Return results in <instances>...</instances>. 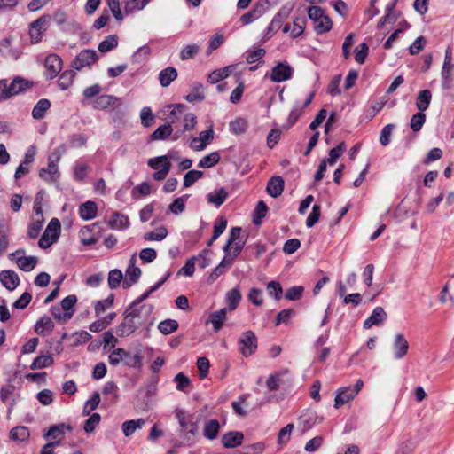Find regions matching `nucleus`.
<instances>
[{
  "label": "nucleus",
  "mask_w": 454,
  "mask_h": 454,
  "mask_svg": "<svg viewBox=\"0 0 454 454\" xmlns=\"http://www.w3.org/2000/svg\"><path fill=\"white\" fill-rule=\"evenodd\" d=\"M171 111L168 115V120L175 129H177L173 140H176L180 134L192 130L197 124V118L192 113H185L184 105L170 106Z\"/></svg>",
  "instance_id": "1"
},
{
  "label": "nucleus",
  "mask_w": 454,
  "mask_h": 454,
  "mask_svg": "<svg viewBox=\"0 0 454 454\" xmlns=\"http://www.w3.org/2000/svg\"><path fill=\"white\" fill-rule=\"evenodd\" d=\"M27 86V82L20 77L14 78L11 83L6 79L0 80V102L19 94Z\"/></svg>",
  "instance_id": "2"
},
{
  "label": "nucleus",
  "mask_w": 454,
  "mask_h": 454,
  "mask_svg": "<svg viewBox=\"0 0 454 454\" xmlns=\"http://www.w3.org/2000/svg\"><path fill=\"white\" fill-rule=\"evenodd\" d=\"M175 413L181 430L186 434V437L190 439L191 436H194L198 432V425L194 421V415L181 409H176Z\"/></svg>",
  "instance_id": "3"
},
{
  "label": "nucleus",
  "mask_w": 454,
  "mask_h": 454,
  "mask_svg": "<svg viewBox=\"0 0 454 454\" xmlns=\"http://www.w3.org/2000/svg\"><path fill=\"white\" fill-rule=\"evenodd\" d=\"M60 231V223L57 218H52L48 223L44 232L38 241L41 248L45 249L50 247L53 243L58 240Z\"/></svg>",
  "instance_id": "4"
},
{
  "label": "nucleus",
  "mask_w": 454,
  "mask_h": 454,
  "mask_svg": "<svg viewBox=\"0 0 454 454\" xmlns=\"http://www.w3.org/2000/svg\"><path fill=\"white\" fill-rule=\"evenodd\" d=\"M294 72V68L286 62H278L272 67L270 73L265 74V77L273 82L278 83L290 80L293 77Z\"/></svg>",
  "instance_id": "5"
},
{
  "label": "nucleus",
  "mask_w": 454,
  "mask_h": 454,
  "mask_svg": "<svg viewBox=\"0 0 454 454\" xmlns=\"http://www.w3.org/2000/svg\"><path fill=\"white\" fill-rule=\"evenodd\" d=\"M148 166L157 170L153 173V178L157 181L165 179L171 168V163L167 155L149 159Z\"/></svg>",
  "instance_id": "6"
},
{
  "label": "nucleus",
  "mask_w": 454,
  "mask_h": 454,
  "mask_svg": "<svg viewBox=\"0 0 454 454\" xmlns=\"http://www.w3.org/2000/svg\"><path fill=\"white\" fill-rule=\"evenodd\" d=\"M238 344L239 347V352L245 357H247L257 349V338L253 331H246L241 333Z\"/></svg>",
  "instance_id": "7"
},
{
  "label": "nucleus",
  "mask_w": 454,
  "mask_h": 454,
  "mask_svg": "<svg viewBox=\"0 0 454 454\" xmlns=\"http://www.w3.org/2000/svg\"><path fill=\"white\" fill-rule=\"evenodd\" d=\"M98 59V55L94 50H82L72 62V67L77 71L84 67H90Z\"/></svg>",
  "instance_id": "8"
},
{
  "label": "nucleus",
  "mask_w": 454,
  "mask_h": 454,
  "mask_svg": "<svg viewBox=\"0 0 454 454\" xmlns=\"http://www.w3.org/2000/svg\"><path fill=\"white\" fill-rule=\"evenodd\" d=\"M50 20V15H43L30 25L29 35L32 43H38L42 40L43 34L49 27Z\"/></svg>",
  "instance_id": "9"
},
{
  "label": "nucleus",
  "mask_w": 454,
  "mask_h": 454,
  "mask_svg": "<svg viewBox=\"0 0 454 454\" xmlns=\"http://www.w3.org/2000/svg\"><path fill=\"white\" fill-rule=\"evenodd\" d=\"M25 250L19 249L12 253L10 258L15 257L18 267L24 271H31L37 264L38 259L35 256H24Z\"/></svg>",
  "instance_id": "10"
},
{
  "label": "nucleus",
  "mask_w": 454,
  "mask_h": 454,
  "mask_svg": "<svg viewBox=\"0 0 454 454\" xmlns=\"http://www.w3.org/2000/svg\"><path fill=\"white\" fill-rule=\"evenodd\" d=\"M46 68L45 76L47 79L55 78L62 69V59L57 54H49L44 62Z\"/></svg>",
  "instance_id": "11"
},
{
  "label": "nucleus",
  "mask_w": 454,
  "mask_h": 454,
  "mask_svg": "<svg viewBox=\"0 0 454 454\" xmlns=\"http://www.w3.org/2000/svg\"><path fill=\"white\" fill-rule=\"evenodd\" d=\"M408 350L409 342L405 336L401 333H396L393 340V351L395 359H403L408 354Z\"/></svg>",
  "instance_id": "12"
},
{
  "label": "nucleus",
  "mask_w": 454,
  "mask_h": 454,
  "mask_svg": "<svg viewBox=\"0 0 454 454\" xmlns=\"http://www.w3.org/2000/svg\"><path fill=\"white\" fill-rule=\"evenodd\" d=\"M138 326H140V321L135 319V317L129 312V309L125 311V316L123 321L118 327V332L120 335H129L132 333Z\"/></svg>",
  "instance_id": "13"
},
{
  "label": "nucleus",
  "mask_w": 454,
  "mask_h": 454,
  "mask_svg": "<svg viewBox=\"0 0 454 454\" xmlns=\"http://www.w3.org/2000/svg\"><path fill=\"white\" fill-rule=\"evenodd\" d=\"M137 306L138 305H134V303H131L128 309L132 314V316L135 317V319L140 321V325H142L151 317L153 308L150 304H144L139 307Z\"/></svg>",
  "instance_id": "14"
},
{
  "label": "nucleus",
  "mask_w": 454,
  "mask_h": 454,
  "mask_svg": "<svg viewBox=\"0 0 454 454\" xmlns=\"http://www.w3.org/2000/svg\"><path fill=\"white\" fill-rule=\"evenodd\" d=\"M0 282L6 289L13 291L20 284V278L15 271L5 270L0 272Z\"/></svg>",
  "instance_id": "15"
},
{
  "label": "nucleus",
  "mask_w": 454,
  "mask_h": 454,
  "mask_svg": "<svg viewBox=\"0 0 454 454\" xmlns=\"http://www.w3.org/2000/svg\"><path fill=\"white\" fill-rule=\"evenodd\" d=\"M387 313L382 307H376L372 315L364 320V328L368 329L373 325H379L387 319Z\"/></svg>",
  "instance_id": "16"
},
{
  "label": "nucleus",
  "mask_w": 454,
  "mask_h": 454,
  "mask_svg": "<svg viewBox=\"0 0 454 454\" xmlns=\"http://www.w3.org/2000/svg\"><path fill=\"white\" fill-rule=\"evenodd\" d=\"M356 395L355 391L351 390V387H340L337 390L335 400H334V407L339 409L343 404L348 403L353 400Z\"/></svg>",
  "instance_id": "17"
},
{
  "label": "nucleus",
  "mask_w": 454,
  "mask_h": 454,
  "mask_svg": "<svg viewBox=\"0 0 454 454\" xmlns=\"http://www.w3.org/2000/svg\"><path fill=\"white\" fill-rule=\"evenodd\" d=\"M233 263V257L231 253L226 254L222 262L214 269L208 277V282H215L221 275H223L227 267H230Z\"/></svg>",
  "instance_id": "18"
},
{
  "label": "nucleus",
  "mask_w": 454,
  "mask_h": 454,
  "mask_svg": "<svg viewBox=\"0 0 454 454\" xmlns=\"http://www.w3.org/2000/svg\"><path fill=\"white\" fill-rule=\"evenodd\" d=\"M244 435L240 432L231 431L222 437V443L225 448H235L241 445Z\"/></svg>",
  "instance_id": "19"
},
{
  "label": "nucleus",
  "mask_w": 454,
  "mask_h": 454,
  "mask_svg": "<svg viewBox=\"0 0 454 454\" xmlns=\"http://www.w3.org/2000/svg\"><path fill=\"white\" fill-rule=\"evenodd\" d=\"M266 190L271 197H278L284 191V179L279 176L271 177L267 184Z\"/></svg>",
  "instance_id": "20"
},
{
  "label": "nucleus",
  "mask_w": 454,
  "mask_h": 454,
  "mask_svg": "<svg viewBox=\"0 0 454 454\" xmlns=\"http://www.w3.org/2000/svg\"><path fill=\"white\" fill-rule=\"evenodd\" d=\"M220 427V423L217 419H212L206 421L203 427L204 437L210 441L216 439Z\"/></svg>",
  "instance_id": "21"
},
{
  "label": "nucleus",
  "mask_w": 454,
  "mask_h": 454,
  "mask_svg": "<svg viewBox=\"0 0 454 454\" xmlns=\"http://www.w3.org/2000/svg\"><path fill=\"white\" fill-rule=\"evenodd\" d=\"M145 424V420L142 418L124 421L121 425L123 434L126 437L131 436L137 429L142 428Z\"/></svg>",
  "instance_id": "22"
},
{
  "label": "nucleus",
  "mask_w": 454,
  "mask_h": 454,
  "mask_svg": "<svg viewBox=\"0 0 454 454\" xmlns=\"http://www.w3.org/2000/svg\"><path fill=\"white\" fill-rule=\"evenodd\" d=\"M214 139V130L209 129L205 131H201L200 133L199 137H193L194 144L200 143V145H194V151L200 152L203 151L208 144H210Z\"/></svg>",
  "instance_id": "23"
},
{
  "label": "nucleus",
  "mask_w": 454,
  "mask_h": 454,
  "mask_svg": "<svg viewBox=\"0 0 454 454\" xmlns=\"http://www.w3.org/2000/svg\"><path fill=\"white\" fill-rule=\"evenodd\" d=\"M80 216L83 220H91L97 216L98 207L97 204L93 201H86L80 206L79 208Z\"/></svg>",
  "instance_id": "24"
},
{
  "label": "nucleus",
  "mask_w": 454,
  "mask_h": 454,
  "mask_svg": "<svg viewBox=\"0 0 454 454\" xmlns=\"http://www.w3.org/2000/svg\"><path fill=\"white\" fill-rule=\"evenodd\" d=\"M228 197L227 191L222 187L214 192H209L207 195V202L215 205L216 207H219L223 202L226 200Z\"/></svg>",
  "instance_id": "25"
},
{
  "label": "nucleus",
  "mask_w": 454,
  "mask_h": 454,
  "mask_svg": "<svg viewBox=\"0 0 454 454\" xmlns=\"http://www.w3.org/2000/svg\"><path fill=\"white\" fill-rule=\"evenodd\" d=\"M177 77V71L173 67H168L161 70L159 74V81L162 87H168L171 82Z\"/></svg>",
  "instance_id": "26"
},
{
  "label": "nucleus",
  "mask_w": 454,
  "mask_h": 454,
  "mask_svg": "<svg viewBox=\"0 0 454 454\" xmlns=\"http://www.w3.org/2000/svg\"><path fill=\"white\" fill-rule=\"evenodd\" d=\"M98 226L97 223H93L91 225H87L82 227L79 231V236L81 239V242L84 246L93 245L97 242V239L91 234L93 229Z\"/></svg>",
  "instance_id": "27"
},
{
  "label": "nucleus",
  "mask_w": 454,
  "mask_h": 454,
  "mask_svg": "<svg viewBox=\"0 0 454 454\" xmlns=\"http://www.w3.org/2000/svg\"><path fill=\"white\" fill-rule=\"evenodd\" d=\"M109 226L115 230H124L129 226V217L118 212L113 214V219L109 221Z\"/></svg>",
  "instance_id": "28"
},
{
  "label": "nucleus",
  "mask_w": 454,
  "mask_h": 454,
  "mask_svg": "<svg viewBox=\"0 0 454 454\" xmlns=\"http://www.w3.org/2000/svg\"><path fill=\"white\" fill-rule=\"evenodd\" d=\"M233 69L234 66H227L220 69H215L209 74L207 81L211 83H216L228 77Z\"/></svg>",
  "instance_id": "29"
},
{
  "label": "nucleus",
  "mask_w": 454,
  "mask_h": 454,
  "mask_svg": "<svg viewBox=\"0 0 454 454\" xmlns=\"http://www.w3.org/2000/svg\"><path fill=\"white\" fill-rule=\"evenodd\" d=\"M43 222V215H35L32 223L28 225L27 237L30 239L37 238L42 231Z\"/></svg>",
  "instance_id": "30"
},
{
  "label": "nucleus",
  "mask_w": 454,
  "mask_h": 454,
  "mask_svg": "<svg viewBox=\"0 0 454 454\" xmlns=\"http://www.w3.org/2000/svg\"><path fill=\"white\" fill-rule=\"evenodd\" d=\"M51 107V102L47 98L40 99L32 110L34 119L40 120L44 117L46 111Z\"/></svg>",
  "instance_id": "31"
},
{
  "label": "nucleus",
  "mask_w": 454,
  "mask_h": 454,
  "mask_svg": "<svg viewBox=\"0 0 454 454\" xmlns=\"http://www.w3.org/2000/svg\"><path fill=\"white\" fill-rule=\"evenodd\" d=\"M39 176L45 182H54L59 176L58 166H50L47 168H41L39 171Z\"/></svg>",
  "instance_id": "32"
},
{
  "label": "nucleus",
  "mask_w": 454,
  "mask_h": 454,
  "mask_svg": "<svg viewBox=\"0 0 454 454\" xmlns=\"http://www.w3.org/2000/svg\"><path fill=\"white\" fill-rule=\"evenodd\" d=\"M432 93L429 90H421L416 98V106L420 112L426 111L431 102Z\"/></svg>",
  "instance_id": "33"
},
{
  "label": "nucleus",
  "mask_w": 454,
  "mask_h": 454,
  "mask_svg": "<svg viewBox=\"0 0 454 454\" xmlns=\"http://www.w3.org/2000/svg\"><path fill=\"white\" fill-rule=\"evenodd\" d=\"M173 131L172 123L160 125L151 134L152 140H164L168 138Z\"/></svg>",
  "instance_id": "34"
},
{
  "label": "nucleus",
  "mask_w": 454,
  "mask_h": 454,
  "mask_svg": "<svg viewBox=\"0 0 454 454\" xmlns=\"http://www.w3.org/2000/svg\"><path fill=\"white\" fill-rule=\"evenodd\" d=\"M54 363V359L51 355H42L38 356L31 364L30 369L31 370H38V369H43L47 368L51 365H52Z\"/></svg>",
  "instance_id": "35"
},
{
  "label": "nucleus",
  "mask_w": 454,
  "mask_h": 454,
  "mask_svg": "<svg viewBox=\"0 0 454 454\" xmlns=\"http://www.w3.org/2000/svg\"><path fill=\"white\" fill-rule=\"evenodd\" d=\"M77 301L75 295H68L61 301L60 307L66 312V318H71L74 313V305Z\"/></svg>",
  "instance_id": "36"
},
{
  "label": "nucleus",
  "mask_w": 454,
  "mask_h": 454,
  "mask_svg": "<svg viewBox=\"0 0 454 454\" xmlns=\"http://www.w3.org/2000/svg\"><path fill=\"white\" fill-rule=\"evenodd\" d=\"M122 356V362L125 365L133 368L141 366L143 356L139 352L132 355L130 352H128L124 349V354Z\"/></svg>",
  "instance_id": "37"
},
{
  "label": "nucleus",
  "mask_w": 454,
  "mask_h": 454,
  "mask_svg": "<svg viewBox=\"0 0 454 454\" xmlns=\"http://www.w3.org/2000/svg\"><path fill=\"white\" fill-rule=\"evenodd\" d=\"M54 328V324L49 317H43L38 320L35 326V331L40 335H43L45 332H51Z\"/></svg>",
  "instance_id": "38"
},
{
  "label": "nucleus",
  "mask_w": 454,
  "mask_h": 454,
  "mask_svg": "<svg viewBox=\"0 0 454 454\" xmlns=\"http://www.w3.org/2000/svg\"><path fill=\"white\" fill-rule=\"evenodd\" d=\"M220 154L217 152H213L199 161L198 167L202 168H209L216 165L220 161Z\"/></svg>",
  "instance_id": "39"
},
{
  "label": "nucleus",
  "mask_w": 454,
  "mask_h": 454,
  "mask_svg": "<svg viewBox=\"0 0 454 454\" xmlns=\"http://www.w3.org/2000/svg\"><path fill=\"white\" fill-rule=\"evenodd\" d=\"M227 309L223 308L220 310L213 312L210 315V322L213 324L214 330L218 332L223 326V321L226 318Z\"/></svg>",
  "instance_id": "40"
},
{
  "label": "nucleus",
  "mask_w": 454,
  "mask_h": 454,
  "mask_svg": "<svg viewBox=\"0 0 454 454\" xmlns=\"http://www.w3.org/2000/svg\"><path fill=\"white\" fill-rule=\"evenodd\" d=\"M168 230L164 226L158 227L153 231L144 234V239L148 241H161L168 236Z\"/></svg>",
  "instance_id": "41"
},
{
  "label": "nucleus",
  "mask_w": 454,
  "mask_h": 454,
  "mask_svg": "<svg viewBox=\"0 0 454 454\" xmlns=\"http://www.w3.org/2000/svg\"><path fill=\"white\" fill-rule=\"evenodd\" d=\"M241 300V294L238 287L233 288L226 294V301L228 304V309L234 310Z\"/></svg>",
  "instance_id": "42"
},
{
  "label": "nucleus",
  "mask_w": 454,
  "mask_h": 454,
  "mask_svg": "<svg viewBox=\"0 0 454 454\" xmlns=\"http://www.w3.org/2000/svg\"><path fill=\"white\" fill-rule=\"evenodd\" d=\"M75 72L74 70H67L63 72L58 81L59 87L62 90H67L74 82Z\"/></svg>",
  "instance_id": "43"
},
{
  "label": "nucleus",
  "mask_w": 454,
  "mask_h": 454,
  "mask_svg": "<svg viewBox=\"0 0 454 454\" xmlns=\"http://www.w3.org/2000/svg\"><path fill=\"white\" fill-rule=\"evenodd\" d=\"M118 46V38L115 35H108L104 41L98 44V51L106 53L115 49Z\"/></svg>",
  "instance_id": "44"
},
{
  "label": "nucleus",
  "mask_w": 454,
  "mask_h": 454,
  "mask_svg": "<svg viewBox=\"0 0 454 454\" xmlns=\"http://www.w3.org/2000/svg\"><path fill=\"white\" fill-rule=\"evenodd\" d=\"M454 65H442L441 76H442V86L443 89L448 90L451 86L452 82V69Z\"/></svg>",
  "instance_id": "45"
},
{
  "label": "nucleus",
  "mask_w": 454,
  "mask_h": 454,
  "mask_svg": "<svg viewBox=\"0 0 454 454\" xmlns=\"http://www.w3.org/2000/svg\"><path fill=\"white\" fill-rule=\"evenodd\" d=\"M29 430L23 426L15 427L10 432V437L13 441H25L29 437Z\"/></svg>",
  "instance_id": "46"
},
{
  "label": "nucleus",
  "mask_w": 454,
  "mask_h": 454,
  "mask_svg": "<svg viewBox=\"0 0 454 454\" xmlns=\"http://www.w3.org/2000/svg\"><path fill=\"white\" fill-rule=\"evenodd\" d=\"M267 211L268 207L265 202L262 200L259 201L253 214V223L255 225L261 224L262 219L265 217Z\"/></svg>",
  "instance_id": "47"
},
{
  "label": "nucleus",
  "mask_w": 454,
  "mask_h": 454,
  "mask_svg": "<svg viewBox=\"0 0 454 454\" xmlns=\"http://www.w3.org/2000/svg\"><path fill=\"white\" fill-rule=\"evenodd\" d=\"M178 325L176 320L166 319L159 324L158 329L161 333L167 335L176 332L178 329Z\"/></svg>",
  "instance_id": "48"
},
{
  "label": "nucleus",
  "mask_w": 454,
  "mask_h": 454,
  "mask_svg": "<svg viewBox=\"0 0 454 454\" xmlns=\"http://www.w3.org/2000/svg\"><path fill=\"white\" fill-rule=\"evenodd\" d=\"M333 22L327 16L324 15L314 22V29L317 34H323L332 28Z\"/></svg>",
  "instance_id": "49"
},
{
  "label": "nucleus",
  "mask_w": 454,
  "mask_h": 454,
  "mask_svg": "<svg viewBox=\"0 0 454 454\" xmlns=\"http://www.w3.org/2000/svg\"><path fill=\"white\" fill-rule=\"evenodd\" d=\"M122 280L123 274L120 270L114 269L110 270L108 274V286L111 289L117 288Z\"/></svg>",
  "instance_id": "50"
},
{
  "label": "nucleus",
  "mask_w": 454,
  "mask_h": 454,
  "mask_svg": "<svg viewBox=\"0 0 454 454\" xmlns=\"http://www.w3.org/2000/svg\"><path fill=\"white\" fill-rule=\"evenodd\" d=\"M200 51V46L197 44H189L182 49L180 51V59L182 60H188L193 59Z\"/></svg>",
  "instance_id": "51"
},
{
  "label": "nucleus",
  "mask_w": 454,
  "mask_h": 454,
  "mask_svg": "<svg viewBox=\"0 0 454 454\" xmlns=\"http://www.w3.org/2000/svg\"><path fill=\"white\" fill-rule=\"evenodd\" d=\"M278 0H258L252 10L260 18L266 12L270 5L277 4Z\"/></svg>",
  "instance_id": "52"
},
{
  "label": "nucleus",
  "mask_w": 454,
  "mask_h": 454,
  "mask_svg": "<svg viewBox=\"0 0 454 454\" xmlns=\"http://www.w3.org/2000/svg\"><path fill=\"white\" fill-rule=\"evenodd\" d=\"M278 0H258L252 10L260 18L266 12L270 5L277 4Z\"/></svg>",
  "instance_id": "53"
},
{
  "label": "nucleus",
  "mask_w": 454,
  "mask_h": 454,
  "mask_svg": "<svg viewBox=\"0 0 454 454\" xmlns=\"http://www.w3.org/2000/svg\"><path fill=\"white\" fill-rule=\"evenodd\" d=\"M345 150L346 145L344 142H341L336 147L330 150L329 158L327 159L326 162H328L330 165L334 164L337 161V160L342 155Z\"/></svg>",
  "instance_id": "54"
},
{
  "label": "nucleus",
  "mask_w": 454,
  "mask_h": 454,
  "mask_svg": "<svg viewBox=\"0 0 454 454\" xmlns=\"http://www.w3.org/2000/svg\"><path fill=\"white\" fill-rule=\"evenodd\" d=\"M203 176V172L200 170H190L184 176V186L190 187L195 182H197Z\"/></svg>",
  "instance_id": "55"
},
{
  "label": "nucleus",
  "mask_w": 454,
  "mask_h": 454,
  "mask_svg": "<svg viewBox=\"0 0 454 454\" xmlns=\"http://www.w3.org/2000/svg\"><path fill=\"white\" fill-rule=\"evenodd\" d=\"M197 257L192 256L187 260L185 264L178 270V275H183L185 277H192L195 271V262Z\"/></svg>",
  "instance_id": "56"
},
{
  "label": "nucleus",
  "mask_w": 454,
  "mask_h": 454,
  "mask_svg": "<svg viewBox=\"0 0 454 454\" xmlns=\"http://www.w3.org/2000/svg\"><path fill=\"white\" fill-rule=\"evenodd\" d=\"M426 121V115L423 114V112H419L412 115L411 120V128L413 129V131L418 132L419 131L424 123Z\"/></svg>",
  "instance_id": "57"
},
{
  "label": "nucleus",
  "mask_w": 454,
  "mask_h": 454,
  "mask_svg": "<svg viewBox=\"0 0 454 454\" xmlns=\"http://www.w3.org/2000/svg\"><path fill=\"white\" fill-rule=\"evenodd\" d=\"M247 123L244 119L237 118L235 121L231 122L230 129L235 135L242 134L246 131Z\"/></svg>",
  "instance_id": "58"
},
{
  "label": "nucleus",
  "mask_w": 454,
  "mask_h": 454,
  "mask_svg": "<svg viewBox=\"0 0 454 454\" xmlns=\"http://www.w3.org/2000/svg\"><path fill=\"white\" fill-rule=\"evenodd\" d=\"M116 101V98L110 95H101L99 96L95 102V107L97 108H106L110 106H113Z\"/></svg>",
  "instance_id": "59"
},
{
  "label": "nucleus",
  "mask_w": 454,
  "mask_h": 454,
  "mask_svg": "<svg viewBox=\"0 0 454 454\" xmlns=\"http://www.w3.org/2000/svg\"><path fill=\"white\" fill-rule=\"evenodd\" d=\"M304 292V288L301 286H295L288 288L286 292L285 298L289 301L299 300Z\"/></svg>",
  "instance_id": "60"
},
{
  "label": "nucleus",
  "mask_w": 454,
  "mask_h": 454,
  "mask_svg": "<svg viewBox=\"0 0 454 454\" xmlns=\"http://www.w3.org/2000/svg\"><path fill=\"white\" fill-rule=\"evenodd\" d=\"M267 291L269 295L274 297L277 300H279L283 294V289L278 281H270L267 285Z\"/></svg>",
  "instance_id": "61"
},
{
  "label": "nucleus",
  "mask_w": 454,
  "mask_h": 454,
  "mask_svg": "<svg viewBox=\"0 0 454 454\" xmlns=\"http://www.w3.org/2000/svg\"><path fill=\"white\" fill-rule=\"evenodd\" d=\"M241 233L240 227H232L230 231V236L227 244L223 247V251L225 254L231 253V246L239 239Z\"/></svg>",
  "instance_id": "62"
},
{
  "label": "nucleus",
  "mask_w": 454,
  "mask_h": 454,
  "mask_svg": "<svg viewBox=\"0 0 454 454\" xmlns=\"http://www.w3.org/2000/svg\"><path fill=\"white\" fill-rule=\"evenodd\" d=\"M101 416L98 413H93L85 422L84 431L88 434L92 433L99 424Z\"/></svg>",
  "instance_id": "63"
},
{
  "label": "nucleus",
  "mask_w": 454,
  "mask_h": 454,
  "mask_svg": "<svg viewBox=\"0 0 454 454\" xmlns=\"http://www.w3.org/2000/svg\"><path fill=\"white\" fill-rule=\"evenodd\" d=\"M65 429L71 430V427L68 426L66 427L64 424L51 426L45 434V437L57 439L59 435L64 434Z\"/></svg>",
  "instance_id": "64"
}]
</instances>
